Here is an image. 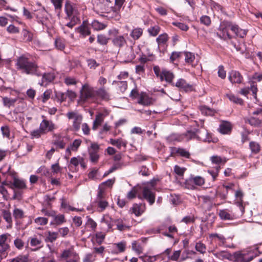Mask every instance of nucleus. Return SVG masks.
<instances>
[{"label": "nucleus", "instance_id": "obj_1", "mask_svg": "<svg viewBox=\"0 0 262 262\" xmlns=\"http://www.w3.org/2000/svg\"><path fill=\"white\" fill-rule=\"evenodd\" d=\"M229 29L233 31L235 35L241 38H244L247 33V30L242 29L237 25H233L230 21L224 20L221 23L218 29L219 32L217 35L224 40L231 39L232 37L228 32Z\"/></svg>", "mask_w": 262, "mask_h": 262}, {"label": "nucleus", "instance_id": "obj_2", "mask_svg": "<svg viewBox=\"0 0 262 262\" xmlns=\"http://www.w3.org/2000/svg\"><path fill=\"white\" fill-rule=\"evenodd\" d=\"M17 70L28 75L39 77L42 75V67L38 66L35 62L30 61L25 56L17 58L16 63Z\"/></svg>", "mask_w": 262, "mask_h": 262}, {"label": "nucleus", "instance_id": "obj_3", "mask_svg": "<svg viewBox=\"0 0 262 262\" xmlns=\"http://www.w3.org/2000/svg\"><path fill=\"white\" fill-rule=\"evenodd\" d=\"M41 117L43 118V120L39 124V128L31 132V135L33 137L38 138L41 135L49 132H52L56 129V125L52 121L47 120L43 115Z\"/></svg>", "mask_w": 262, "mask_h": 262}, {"label": "nucleus", "instance_id": "obj_4", "mask_svg": "<svg viewBox=\"0 0 262 262\" xmlns=\"http://www.w3.org/2000/svg\"><path fill=\"white\" fill-rule=\"evenodd\" d=\"M184 137L186 141L194 138L204 142H209L210 141L209 135L205 129H203L202 130L197 129L195 132L188 131L184 134Z\"/></svg>", "mask_w": 262, "mask_h": 262}, {"label": "nucleus", "instance_id": "obj_5", "mask_svg": "<svg viewBox=\"0 0 262 262\" xmlns=\"http://www.w3.org/2000/svg\"><path fill=\"white\" fill-rule=\"evenodd\" d=\"M153 70L156 77L161 81L165 80L168 83H173L172 80L174 78V75L172 72L166 69H163L161 71L158 66H154Z\"/></svg>", "mask_w": 262, "mask_h": 262}, {"label": "nucleus", "instance_id": "obj_6", "mask_svg": "<svg viewBox=\"0 0 262 262\" xmlns=\"http://www.w3.org/2000/svg\"><path fill=\"white\" fill-rule=\"evenodd\" d=\"M105 195V188H99L94 203L99 212L104 211L108 205Z\"/></svg>", "mask_w": 262, "mask_h": 262}, {"label": "nucleus", "instance_id": "obj_7", "mask_svg": "<svg viewBox=\"0 0 262 262\" xmlns=\"http://www.w3.org/2000/svg\"><path fill=\"white\" fill-rule=\"evenodd\" d=\"M109 34L114 36V38L112 39V43L113 45L119 49L125 46L127 43V40L125 38V36H127V34L126 35H119V30L116 29H113L109 31Z\"/></svg>", "mask_w": 262, "mask_h": 262}, {"label": "nucleus", "instance_id": "obj_8", "mask_svg": "<svg viewBox=\"0 0 262 262\" xmlns=\"http://www.w3.org/2000/svg\"><path fill=\"white\" fill-rule=\"evenodd\" d=\"M66 115L69 119H73V130L76 132L78 131L82 121V116L76 112H69Z\"/></svg>", "mask_w": 262, "mask_h": 262}, {"label": "nucleus", "instance_id": "obj_9", "mask_svg": "<svg viewBox=\"0 0 262 262\" xmlns=\"http://www.w3.org/2000/svg\"><path fill=\"white\" fill-rule=\"evenodd\" d=\"M254 257L255 254L251 251L236 252L234 254V261L236 262H250Z\"/></svg>", "mask_w": 262, "mask_h": 262}, {"label": "nucleus", "instance_id": "obj_10", "mask_svg": "<svg viewBox=\"0 0 262 262\" xmlns=\"http://www.w3.org/2000/svg\"><path fill=\"white\" fill-rule=\"evenodd\" d=\"M95 93L96 91L93 88L88 84H85L80 90V97L81 100L85 101L88 99L94 98Z\"/></svg>", "mask_w": 262, "mask_h": 262}, {"label": "nucleus", "instance_id": "obj_11", "mask_svg": "<svg viewBox=\"0 0 262 262\" xmlns=\"http://www.w3.org/2000/svg\"><path fill=\"white\" fill-rule=\"evenodd\" d=\"M172 85L186 92H191L194 90L193 85L187 83V81L183 78L179 79L175 84L172 83Z\"/></svg>", "mask_w": 262, "mask_h": 262}, {"label": "nucleus", "instance_id": "obj_12", "mask_svg": "<svg viewBox=\"0 0 262 262\" xmlns=\"http://www.w3.org/2000/svg\"><path fill=\"white\" fill-rule=\"evenodd\" d=\"M154 190L150 188L149 186H144L143 187V196L150 205L153 204L155 201V194L153 191Z\"/></svg>", "mask_w": 262, "mask_h": 262}, {"label": "nucleus", "instance_id": "obj_13", "mask_svg": "<svg viewBox=\"0 0 262 262\" xmlns=\"http://www.w3.org/2000/svg\"><path fill=\"white\" fill-rule=\"evenodd\" d=\"M121 8L115 6L112 7L108 11L105 12V16L113 18L116 20H119L121 18L120 10Z\"/></svg>", "mask_w": 262, "mask_h": 262}, {"label": "nucleus", "instance_id": "obj_14", "mask_svg": "<svg viewBox=\"0 0 262 262\" xmlns=\"http://www.w3.org/2000/svg\"><path fill=\"white\" fill-rule=\"evenodd\" d=\"M0 172L5 179L9 180V178L12 179L15 175L16 173L14 170L11 169V166L8 164L4 165L0 169Z\"/></svg>", "mask_w": 262, "mask_h": 262}, {"label": "nucleus", "instance_id": "obj_15", "mask_svg": "<svg viewBox=\"0 0 262 262\" xmlns=\"http://www.w3.org/2000/svg\"><path fill=\"white\" fill-rule=\"evenodd\" d=\"M122 56L126 59V61L127 62L131 61L134 59L136 55L134 52L133 46H126L122 53Z\"/></svg>", "mask_w": 262, "mask_h": 262}, {"label": "nucleus", "instance_id": "obj_16", "mask_svg": "<svg viewBox=\"0 0 262 262\" xmlns=\"http://www.w3.org/2000/svg\"><path fill=\"white\" fill-rule=\"evenodd\" d=\"M13 180L12 182V189H18L19 190H23L27 189V185L26 181L22 179H19L16 177V175L12 179Z\"/></svg>", "mask_w": 262, "mask_h": 262}, {"label": "nucleus", "instance_id": "obj_17", "mask_svg": "<svg viewBox=\"0 0 262 262\" xmlns=\"http://www.w3.org/2000/svg\"><path fill=\"white\" fill-rule=\"evenodd\" d=\"M232 129V124L230 122L223 121L221 123L219 128V131L222 134H230Z\"/></svg>", "mask_w": 262, "mask_h": 262}, {"label": "nucleus", "instance_id": "obj_18", "mask_svg": "<svg viewBox=\"0 0 262 262\" xmlns=\"http://www.w3.org/2000/svg\"><path fill=\"white\" fill-rule=\"evenodd\" d=\"M229 80L232 83H241L243 80V77L240 73L236 71H232L229 73Z\"/></svg>", "mask_w": 262, "mask_h": 262}, {"label": "nucleus", "instance_id": "obj_19", "mask_svg": "<svg viewBox=\"0 0 262 262\" xmlns=\"http://www.w3.org/2000/svg\"><path fill=\"white\" fill-rule=\"evenodd\" d=\"M80 139H75L73 143L67 148L65 157L68 159L71 155V151H76L81 145Z\"/></svg>", "mask_w": 262, "mask_h": 262}, {"label": "nucleus", "instance_id": "obj_20", "mask_svg": "<svg viewBox=\"0 0 262 262\" xmlns=\"http://www.w3.org/2000/svg\"><path fill=\"white\" fill-rule=\"evenodd\" d=\"M146 206L145 204H134L130 208L129 211L131 213L134 214L137 216H139L145 211Z\"/></svg>", "mask_w": 262, "mask_h": 262}, {"label": "nucleus", "instance_id": "obj_21", "mask_svg": "<svg viewBox=\"0 0 262 262\" xmlns=\"http://www.w3.org/2000/svg\"><path fill=\"white\" fill-rule=\"evenodd\" d=\"M42 75L40 76H42L41 81L39 83V84L42 86L48 82H52L55 78V76L53 73H43L44 68L42 67L41 69Z\"/></svg>", "mask_w": 262, "mask_h": 262}, {"label": "nucleus", "instance_id": "obj_22", "mask_svg": "<svg viewBox=\"0 0 262 262\" xmlns=\"http://www.w3.org/2000/svg\"><path fill=\"white\" fill-rule=\"evenodd\" d=\"M108 115L107 111L105 110L103 113H99L96 116V118L93 122L92 128L96 130L99 126L103 122L104 117Z\"/></svg>", "mask_w": 262, "mask_h": 262}, {"label": "nucleus", "instance_id": "obj_23", "mask_svg": "<svg viewBox=\"0 0 262 262\" xmlns=\"http://www.w3.org/2000/svg\"><path fill=\"white\" fill-rule=\"evenodd\" d=\"M8 234H4L0 236V252H7L9 248V245L6 243Z\"/></svg>", "mask_w": 262, "mask_h": 262}, {"label": "nucleus", "instance_id": "obj_24", "mask_svg": "<svg viewBox=\"0 0 262 262\" xmlns=\"http://www.w3.org/2000/svg\"><path fill=\"white\" fill-rule=\"evenodd\" d=\"M245 122H248L254 127H259L262 124V117H251L246 119Z\"/></svg>", "mask_w": 262, "mask_h": 262}, {"label": "nucleus", "instance_id": "obj_25", "mask_svg": "<svg viewBox=\"0 0 262 262\" xmlns=\"http://www.w3.org/2000/svg\"><path fill=\"white\" fill-rule=\"evenodd\" d=\"M219 215L221 219L223 220H232L233 219V215L226 209L220 210Z\"/></svg>", "mask_w": 262, "mask_h": 262}, {"label": "nucleus", "instance_id": "obj_26", "mask_svg": "<svg viewBox=\"0 0 262 262\" xmlns=\"http://www.w3.org/2000/svg\"><path fill=\"white\" fill-rule=\"evenodd\" d=\"M96 95L105 100H108L110 99V95L104 87L100 88L96 91Z\"/></svg>", "mask_w": 262, "mask_h": 262}, {"label": "nucleus", "instance_id": "obj_27", "mask_svg": "<svg viewBox=\"0 0 262 262\" xmlns=\"http://www.w3.org/2000/svg\"><path fill=\"white\" fill-rule=\"evenodd\" d=\"M214 255L220 259H231L232 257L231 254L226 251H221L214 253Z\"/></svg>", "mask_w": 262, "mask_h": 262}, {"label": "nucleus", "instance_id": "obj_28", "mask_svg": "<svg viewBox=\"0 0 262 262\" xmlns=\"http://www.w3.org/2000/svg\"><path fill=\"white\" fill-rule=\"evenodd\" d=\"M143 34V29L141 28H136L132 30L130 33V36L134 40H137Z\"/></svg>", "mask_w": 262, "mask_h": 262}, {"label": "nucleus", "instance_id": "obj_29", "mask_svg": "<svg viewBox=\"0 0 262 262\" xmlns=\"http://www.w3.org/2000/svg\"><path fill=\"white\" fill-rule=\"evenodd\" d=\"M225 96L231 101L233 103H234L235 104H238L240 105H242L243 104V100L237 97L236 96H235L234 94L229 93L225 95Z\"/></svg>", "mask_w": 262, "mask_h": 262}, {"label": "nucleus", "instance_id": "obj_30", "mask_svg": "<svg viewBox=\"0 0 262 262\" xmlns=\"http://www.w3.org/2000/svg\"><path fill=\"white\" fill-rule=\"evenodd\" d=\"M30 245L33 247H37V249L42 247V241L40 237H32L30 238Z\"/></svg>", "mask_w": 262, "mask_h": 262}, {"label": "nucleus", "instance_id": "obj_31", "mask_svg": "<svg viewBox=\"0 0 262 262\" xmlns=\"http://www.w3.org/2000/svg\"><path fill=\"white\" fill-rule=\"evenodd\" d=\"M54 217V223H51V224L56 225H60L65 223L66 220L65 219L64 215L63 214H58L57 215L55 214Z\"/></svg>", "mask_w": 262, "mask_h": 262}, {"label": "nucleus", "instance_id": "obj_32", "mask_svg": "<svg viewBox=\"0 0 262 262\" xmlns=\"http://www.w3.org/2000/svg\"><path fill=\"white\" fill-rule=\"evenodd\" d=\"M189 181L198 186L203 185L205 182L204 178L200 176L191 177L189 178Z\"/></svg>", "mask_w": 262, "mask_h": 262}, {"label": "nucleus", "instance_id": "obj_33", "mask_svg": "<svg viewBox=\"0 0 262 262\" xmlns=\"http://www.w3.org/2000/svg\"><path fill=\"white\" fill-rule=\"evenodd\" d=\"M91 25L94 30L97 31L103 30L106 27V24L100 23L97 20H94L92 22Z\"/></svg>", "mask_w": 262, "mask_h": 262}, {"label": "nucleus", "instance_id": "obj_34", "mask_svg": "<svg viewBox=\"0 0 262 262\" xmlns=\"http://www.w3.org/2000/svg\"><path fill=\"white\" fill-rule=\"evenodd\" d=\"M139 104L143 105H149L151 104V99L146 95H142L138 101Z\"/></svg>", "mask_w": 262, "mask_h": 262}, {"label": "nucleus", "instance_id": "obj_35", "mask_svg": "<svg viewBox=\"0 0 262 262\" xmlns=\"http://www.w3.org/2000/svg\"><path fill=\"white\" fill-rule=\"evenodd\" d=\"M235 196L238 205L239 206H243L244 193L241 189H239L235 192Z\"/></svg>", "mask_w": 262, "mask_h": 262}, {"label": "nucleus", "instance_id": "obj_36", "mask_svg": "<svg viewBox=\"0 0 262 262\" xmlns=\"http://www.w3.org/2000/svg\"><path fill=\"white\" fill-rule=\"evenodd\" d=\"M65 11L68 17L70 18L74 13L75 7L69 2H67L65 5Z\"/></svg>", "mask_w": 262, "mask_h": 262}, {"label": "nucleus", "instance_id": "obj_37", "mask_svg": "<svg viewBox=\"0 0 262 262\" xmlns=\"http://www.w3.org/2000/svg\"><path fill=\"white\" fill-rule=\"evenodd\" d=\"M114 246L118 250V252L122 253L125 251L126 247V242L121 241L118 243L114 244Z\"/></svg>", "mask_w": 262, "mask_h": 262}, {"label": "nucleus", "instance_id": "obj_38", "mask_svg": "<svg viewBox=\"0 0 262 262\" xmlns=\"http://www.w3.org/2000/svg\"><path fill=\"white\" fill-rule=\"evenodd\" d=\"M58 236V233L56 232L48 231L47 232V236L46 241L53 243L55 241Z\"/></svg>", "mask_w": 262, "mask_h": 262}, {"label": "nucleus", "instance_id": "obj_39", "mask_svg": "<svg viewBox=\"0 0 262 262\" xmlns=\"http://www.w3.org/2000/svg\"><path fill=\"white\" fill-rule=\"evenodd\" d=\"M116 83L118 86V90L120 91L121 93H124L127 89V84L126 81H114L113 83Z\"/></svg>", "mask_w": 262, "mask_h": 262}, {"label": "nucleus", "instance_id": "obj_40", "mask_svg": "<svg viewBox=\"0 0 262 262\" xmlns=\"http://www.w3.org/2000/svg\"><path fill=\"white\" fill-rule=\"evenodd\" d=\"M48 222V219L44 217H38L34 220V223L37 226L46 225Z\"/></svg>", "mask_w": 262, "mask_h": 262}, {"label": "nucleus", "instance_id": "obj_41", "mask_svg": "<svg viewBox=\"0 0 262 262\" xmlns=\"http://www.w3.org/2000/svg\"><path fill=\"white\" fill-rule=\"evenodd\" d=\"M211 162L216 164H220L221 163L225 164L227 160L225 158H222L220 156H213L211 157Z\"/></svg>", "mask_w": 262, "mask_h": 262}, {"label": "nucleus", "instance_id": "obj_42", "mask_svg": "<svg viewBox=\"0 0 262 262\" xmlns=\"http://www.w3.org/2000/svg\"><path fill=\"white\" fill-rule=\"evenodd\" d=\"M56 48L59 50H63L65 48L64 40L60 38H56L55 40Z\"/></svg>", "mask_w": 262, "mask_h": 262}, {"label": "nucleus", "instance_id": "obj_43", "mask_svg": "<svg viewBox=\"0 0 262 262\" xmlns=\"http://www.w3.org/2000/svg\"><path fill=\"white\" fill-rule=\"evenodd\" d=\"M185 55V62L188 63H191L195 59L194 55L189 52H185L183 53Z\"/></svg>", "mask_w": 262, "mask_h": 262}, {"label": "nucleus", "instance_id": "obj_44", "mask_svg": "<svg viewBox=\"0 0 262 262\" xmlns=\"http://www.w3.org/2000/svg\"><path fill=\"white\" fill-rule=\"evenodd\" d=\"M132 249L137 254H140L143 253V248L140 245L138 244L136 241H134L132 243Z\"/></svg>", "mask_w": 262, "mask_h": 262}, {"label": "nucleus", "instance_id": "obj_45", "mask_svg": "<svg viewBox=\"0 0 262 262\" xmlns=\"http://www.w3.org/2000/svg\"><path fill=\"white\" fill-rule=\"evenodd\" d=\"M78 31L83 36L89 35L91 34V32L88 26L85 25H81L78 28Z\"/></svg>", "mask_w": 262, "mask_h": 262}, {"label": "nucleus", "instance_id": "obj_46", "mask_svg": "<svg viewBox=\"0 0 262 262\" xmlns=\"http://www.w3.org/2000/svg\"><path fill=\"white\" fill-rule=\"evenodd\" d=\"M249 146L251 151L253 153L257 154L260 150L259 145L255 142L252 141L250 142Z\"/></svg>", "mask_w": 262, "mask_h": 262}, {"label": "nucleus", "instance_id": "obj_47", "mask_svg": "<svg viewBox=\"0 0 262 262\" xmlns=\"http://www.w3.org/2000/svg\"><path fill=\"white\" fill-rule=\"evenodd\" d=\"M200 110L203 114L205 115H212L214 114V111L206 106H201Z\"/></svg>", "mask_w": 262, "mask_h": 262}, {"label": "nucleus", "instance_id": "obj_48", "mask_svg": "<svg viewBox=\"0 0 262 262\" xmlns=\"http://www.w3.org/2000/svg\"><path fill=\"white\" fill-rule=\"evenodd\" d=\"M195 248L197 251L202 254H204L206 252V247L205 244L201 242L196 243Z\"/></svg>", "mask_w": 262, "mask_h": 262}, {"label": "nucleus", "instance_id": "obj_49", "mask_svg": "<svg viewBox=\"0 0 262 262\" xmlns=\"http://www.w3.org/2000/svg\"><path fill=\"white\" fill-rule=\"evenodd\" d=\"M108 40L109 38L104 35L100 34L97 36V42L101 45H106Z\"/></svg>", "mask_w": 262, "mask_h": 262}, {"label": "nucleus", "instance_id": "obj_50", "mask_svg": "<svg viewBox=\"0 0 262 262\" xmlns=\"http://www.w3.org/2000/svg\"><path fill=\"white\" fill-rule=\"evenodd\" d=\"M115 223L117 226V229L120 231H123L126 229L129 228L128 226L123 223V222L122 220H116Z\"/></svg>", "mask_w": 262, "mask_h": 262}, {"label": "nucleus", "instance_id": "obj_51", "mask_svg": "<svg viewBox=\"0 0 262 262\" xmlns=\"http://www.w3.org/2000/svg\"><path fill=\"white\" fill-rule=\"evenodd\" d=\"M110 143L119 148H120L121 146L125 147L126 146L125 143L121 139H111Z\"/></svg>", "mask_w": 262, "mask_h": 262}, {"label": "nucleus", "instance_id": "obj_52", "mask_svg": "<svg viewBox=\"0 0 262 262\" xmlns=\"http://www.w3.org/2000/svg\"><path fill=\"white\" fill-rule=\"evenodd\" d=\"M168 36L167 34L164 33L160 35L156 40L159 45L165 43L168 40Z\"/></svg>", "mask_w": 262, "mask_h": 262}, {"label": "nucleus", "instance_id": "obj_53", "mask_svg": "<svg viewBox=\"0 0 262 262\" xmlns=\"http://www.w3.org/2000/svg\"><path fill=\"white\" fill-rule=\"evenodd\" d=\"M3 216L5 221L9 224H11L12 223V220L11 217V213L7 210L3 211Z\"/></svg>", "mask_w": 262, "mask_h": 262}, {"label": "nucleus", "instance_id": "obj_54", "mask_svg": "<svg viewBox=\"0 0 262 262\" xmlns=\"http://www.w3.org/2000/svg\"><path fill=\"white\" fill-rule=\"evenodd\" d=\"M160 28L158 26H155L148 29L149 33L154 36H155L158 34L160 32Z\"/></svg>", "mask_w": 262, "mask_h": 262}, {"label": "nucleus", "instance_id": "obj_55", "mask_svg": "<svg viewBox=\"0 0 262 262\" xmlns=\"http://www.w3.org/2000/svg\"><path fill=\"white\" fill-rule=\"evenodd\" d=\"M16 101L15 99H10L7 97L3 98L4 105L7 107H10L11 106L13 105Z\"/></svg>", "mask_w": 262, "mask_h": 262}, {"label": "nucleus", "instance_id": "obj_56", "mask_svg": "<svg viewBox=\"0 0 262 262\" xmlns=\"http://www.w3.org/2000/svg\"><path fill=\"white\" fill-rule=\"evenodd\" d=\"M115 182V179H108L106 181L101 184L99 188H105L112 187Z\"/></svg>", "mask_w": 262, "mask_h": 262}, {"label": "nucleus", "instance_id": "obj_57", "mask_svg": "<svg viewBox=\"0 0 262 262\" xmlns=\"http://www.w3.org/2000/svg\"><path fill=\"white\" fill-rule=\"evenodd\" d=\"M210 238H216L220 242H221L223 244H224L226 242V238L223 235L221 234H219L217 233H211L209 234Z\"/></svg>", "mask_w": 262, "mask_h": 262}, {"label": "nucleus", "instance_id": "obj_58", "mask_svg": "<svg viewBox=\"0 0 262 262\" xmlns=\"http://www.w3.org/2000/svg\"><path fill=\"white\" fill-rule=\"evenodd\" d=\"M172 25L173 26L177 27L178 28H179L180 29H181L182 31H186L189 29V27L187 25H186L184 23H182L173 22Z\"/></svg>", "mask_w": 262, "mask_h": 262}, {"label": "nucleus", "instance_id": "obj_59", "mask_svg": "<svg viewBox=\"0 0 262 262\" xmlns=\"http://www.w3.org/2000/svg\"><path fill=\"white\" fill-rule=\"evenodd\" d=\"M14 244L17 249L20 250L23 248L25 243L20 238H16L14 241Z\"/></svg>", "mask_w": 262, "mask_h": 262}, {"label": "nucleus", "instance_id": "obj_60", "mask_svg": "<svg viewBox=\"0 0 262 262\" xmlns=\"http://www.w3.org/2000/svg\"><path fill=\"white\" fill-rule=\"evenodd\" d=\"M90 160L92 162L96 163L99 159V155L97 152L89 150Z\"/></svg>", "mask_w": 262, "mask_h": 262}, {"label": "nucleus", "instance_id": "obj_61", "mask_svg": "<svg viewBox=\"0 0 262 262\" xmlns=\"http://www.w3.org/2000/svg\"><path fill=\"white\" fill-rule=\"evenodd\" d=\"M13 216L15 219H21L24 217V211L21 209L15 208L13 211Z\"/></svg>", "mask_w": 262, "mask_h": 262}, {"label": "nucleus", "instance_id": "obj_62", "mask_svg": "<svg viewBox=\"0 0 262 262\" xmlns=\"http://www.w3.org/2000/svg\"><path fill=\"white\" fill-rule=\"evenodd\" d=\"M74 254L75 253H73L70 250H65L62 252L60 257L62 258L67 259L69 257L73 256Z\"/></svg>", "mask_w": 262, "mask_h": 262}, {"label": "nucleus", "instance_id": "obj_63", "mask_svg": "<svg viewBox=\"0 0 262 262\" xmlns=\"http://www.w3.org/2000/svg\"><path fill=\"white\" fill-rule=\"evenodd\" d=\"M200 21L202 24L209 26L211 24L210 18L207 15H203L200 18Z\"/></svg>", "mask_w": 262, "mask_h": 262}, {"label": "nucleus", "instance_id": "obj_64", "mask_svg": "<svg viewBox=\"0 0 262 262\" xmlns=\"http://www.w3.org/2000/svg\"><path fill=\"white\" fill-rule=\"evenodd\" d=\"M96 258V255L89 253L85 255V257L83 259V262H93L95 261Z\"/></svg>", "mask_w": 262, "mask_h": 262}]
</instances>
